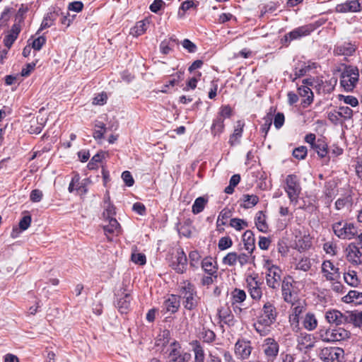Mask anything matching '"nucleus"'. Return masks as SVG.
<instances>
[{
	"label": "nucleus",
	"mask_w": 362,
	"mask_h": 362,
	"mask_svg": "<svg viewBox=\"0 0 362 362\" xmlns=\"http://www.w3.org/2000/svg\"><path fill=\"white\" fill-rule=\"evenodd\" d=\"M344 279L345 282L351 286H357L360 283L357 274L354 270H349L347 272H344Z\"/></svg>",
	"instance_id": "4c0bfd02"
},
{
	"label": "nucleus",
	"mask_w": 362,
	"mask_h": 362,
	"mask_svg": "<svg viewBox=\"0 0 362 362\" xmlns=\"http://www.w3.org/2000/svg\"><path fill=\"white\" fill-rule=\"evenodd\" d=\"M238 253L235 252H231L228 253L222 260V263L224 265L229 267H235L237 264Z\"/></svg>",
	"instance_id": "49530a36"
},
{
	"label": "nucleus",
	"mask_w": 362,
	"mask_h": 362,
	"mask_svg": "<svg viewBox=\"0 0 362 362\" xmlns=\"http://www.w3.org/2000/svg\"><path fill=\"white\" fill-rule=\"evenodd\" d=\"M351 197L350 196H345L341 198H339L335 202V209L337 210H341L346 206L351 205Z\"/></svg>",
	"instance_id": "603ef678"
},
{
	"label": "nucleus",
	"mask_w": 362,
	"mask_h": 362,
	"mask_svg": "<svg viewBox=\"0 0 362 362\" xmlns=\"http://www.w3.org/2000/svg\"><path fill=\"white\" fill-rule=\"evenodd\" d=\"M255 223L257 228L259 231L262 233H267L268 231V225L266 222V216L262 211H259L256 214Z\"/></svg>",
	"instance_id": "c85d7f7f"
},
{
	"label": "nucleus",
	"mask_w": 362,
	"mask_h": 362,
	"mask_svg": "<svg viewBox=\"0 0 362 362\" xmlns=\"http://www.w3.org/2000/svg\"><path fill=\"white\" fill-rule=\"evenodd\" d=\"M277 310L271 301L264 303L259 311L257 322L254 324L255 329L262 336L268 334L271 326L276 322Z\"/></svg>",
	"instance_id": "f257e3e1"
},
{
	"label": "nucleus",
	"mask_w": 362,
	"mask_h": 362,
	"mask_svg": "<svg viewBox=\"0 0 362 362\" xmlns=\"http://www.w3.org/2000/svg\"><path fill=\"white\" fill-rule=\"evenodd\" d=\"M303 327L308 330H313L317 325V321L313 313H307L303 319Z\"/></svg>",
	"instance_id": "58836bf2"
},
{
	"label": "nucleus",
	"mask_w": 362,
	"mask_h": 362,
	"mask_svg": "<svg viewBox=\"0 0 362 362\" xmlns=\"http://www.w3.org/2000/svg\"><path fill=\"white\" fill-rule=\"evenodd\" d=\"M131 259L134 263L139 265H144L146 262V255L136 252H132Z\"/></svg>",
	"instance_id": "4d7b16f0"
},
{
	"label": "nucleus",
	"mask_w": 362,
	"mask_h": 362,
	"mask_svg": "<svg viewBox=\"0 0 362 362\" xmlns=\"http://www.w3.org/2000/svg\"><path fill=\"white\" fill-rule=\"evenodd\" d=\"M266 269V283L267 285L274 290L279 289L281 282V274L282 271L281 269L272 264L271 262L267 260L264 266Z\"/></svg>",
	"instance_id": "0eeeda50"
},
{
	"label": "nucleus",
	"mask_w": 362,
	"mask_h": 362,
	"mask_svg": "<svg viewBox=\"0 0 362 362\" xmlns=\"http://www.w3.org/2000/svg\"><path fill=\"white\" fill-rule=\"evenodd\" d=\"M325 318L329 324L345 325L348 323V312L342 313L337 310H329L326 312Z\"/></svg>",
	"instance_id": "6ab92c4d"
},
{
	"label": "nucleus",
	"mask_w": 362,
	"mask_h": 362,
	"mask_svg": "<svg viewBox=\"0 0 362 362\" xmlns=\"http://www.w3.org/2000/svg\"><path fill=\"white\" fill-rule=\"evenodd\" d=\"M232 298H233V304L235 303H241L244 302L246 299V293L239 288H235L231 293Z\"/></svg>",
	"instance_id": "c03bdc74"
},
{
	"label": "nucleus",
	"mask_w": 362,
	"mask_h": 362,
	"mask_svg": "<svg viewBox=\"0 0 362 362\" xmlns=\"http://www.w3.org/2000/svg\"><path fill=\"white\" fill-rule=\"evenodd\" d=\"M207 201L202 197L197 198L192 205V212L197 214L202 212L206 204Z\"/></svg>",
	"instance_id": "de8ad7c7"
},
{
	"label": "nucleus",
	"mask_w": 362,
	"mask_h": 362,
	"mask_svg": "<svg viewBox=\"0 0 362 362\" xmlns=\"http://www.w3.org/2000/svg\"><path fill=\"white\" fill-rule=\"evenodd\" d=\"M190 358L191 354L184 351L177 341L170 343L167 362H188Z\"/></svg>",
	"instance_id": "9d476101"
},
{
	"label": "nucleus",
	"mask_w": 362,
	"mask_h": 362,
	"mask_svg": "<svg viewBox=\"0 0 362 362\" xmlns=\"http://www.w3.org/2000/svg\"><path fill=\"white\" fill-rule=\"evenodd\" d=\"M294 284L296 281L291 276L284 277L281 284L282 296L285 302L295 305L297 298V293L295 291Z\"/></svg>",
	"instance_id": "1a4fd4ad"
},
{
	"label": "nucleus",
	"mask_w": 362,
	"mask_h": 362,
	"mask_svg": "<svg viewBox=\"0 0 362 362\" xmlns=\"http://www.w3.org/2000/svg\"><path fill=\"white\" fill-rule=\"evenodd\" d=\"M359 71L356 66H346L341 74L340 83L346 91H352L358 83Z\"/></svg>",
	"instance_id": "7ed1b4c3"
},
{
	"label": "nucleus",
	"mask_w": 362,
	"mask_h": 362,
	"mask_svg": "<svg viewBox=\"0 0 362 362\" xmlns=\"http://www.w3.org/2000/svg\"><path fill=\"white\" fill-rule=\"evenodd\" d=\"M346 259L353 264L358 265L362 263V246L350 243L346 248Z\"/></svg>",
	"instance_id": "f3484780"
},
{
	"label": "nucleus",
	"mask_w": 362,
	"mask_h": 362,
	"mask_svg": "<svg viewBox=\"0 0 362 362\" xmlns=\"http://www.w3.org/2000/svg\"><path fill=\"white\" fill-rule=\"evenodd\" d=\"M245 122L243 120H238L234 127L233 133L230 136L228 143L231 146H234L240 143V139L243 135Z\"/></svg>",
	"instance_id": "b1692460"
},
{
	"label": "nucleus",
	"mask_w": 362,
	"mask_h": 362,
	"mask_svg": "<svg viewBox=\"0 0 362 362\" xmlns=\"http://www.w3.org/2000/svg\"><path fill=\"white\" fill-rule=\"evenodd\" d=\"M147 24H148V22L146 21L137 22L136 25L131 28L130 34L134 37L143 35L147 29Z\"/></svg>",
	"instance_id": "e433bc0d"
},
{
	"label": "nucleus",
	"mask_w": 362,
	"mask_h": 362,
	"mask_svg": "<svg viewBox=\"0 0 362 362\" xmlns=\"http://www.w3.org/2000/svg\"><path fill=\"white\" fill-rule=\"evenodd\" d=\"M247 291L253 300H259L262 296L261 286L262 282L258 279V275H249L246 278Z\"/></svg>",
	"instance_id": "ddd939ff"
},
{
	"label": "nucleus",
	"mask_w": 362,
	"mask_h": 362,
	"mask_svg": "<svg viewBox=\"0 0 362 362\" xmlns=\"http://www.w3.org/2000/svg\"><path fill=\"white\" fill-rule=\"evenodd\" d=\"M357 45L355 42L345 41L337 43L334 48V54L336 56H352L356 52Z\"/></svg>",
	"instance_id": "a211bd4d"
},
{
	"label": "nucleus",
	"mask_w": 362,
	"mask_h": 362,
	"mask_svg": "<svg viewBox=\"0 0 362 362\" xmlns=\"http://www.w3.org/2000/svg\"><path fill=\"white\" fill-rule=\"evenodd\" d=\"M202 337L204 341L211 343L215 340L216 334L213 331L207 329L202 332Z\"/></svg>",
	"instance_id": "338daca9"
},
{
	"label": "nucleus",
	"mask_w": 362,
	"mask_h": 362,
	"mask_svg": "<svg viewBox=\"0 0 362 362\" xmlns=\"http://www.w3.org/2000/svg\"><path fill=\"white\" fill-rule=\"evenodd\" d=\"M225 129L224 119L218 117L217 116L214 119L211 127V134L214 136L220 135L223 132Z\"/></svg>",
	"instance_id": "c9c22d12"
},
{
	"label": "nucleus",
	"mask_w": 362,
	"mask_h": 362,
	"mask_svg": "<svg viewBox=\"0 0 362 362\" xmlns=\"http://www.w3.org/2000/svg\"><path fill=\"white\" fill-rule=\"evenodd\" d=\"M332 230L335 235L342 240H351L356 237L357 228L352 223L341 221L332 224Z\"/></svg>",
	"instance_id": "39448f33"
},
{
	"label": "nucleus",
	"mask_w": 362,
	"mask_h": 362,
	"mask_svg": "<svg viewBox=\"0 0 362 362\" xmlns=\"http://www.w3.org/2000/svg\"><path fill=\"white\" fill-rule=\"evenodd\" d=\"M297 341V348L300 351L314 347L315 343V338L311 334L306 333H301L298 337Z\"/></svg>",
	"instance_id": "5701e85b"
},
{
	"label": "nucleus",
	"mask_w": 362,
	"mask_h": 362,
	"mask_svg": "<svg viewBox=\"0 0 362 362\" xmlns=\"http://www.w3.org/2000/svg\"><path fill=\"white\" fill-rule=\"evenodd\" d=\"M202 267L208 274H217V268L213 264L211 258H204L202 262Z\"/></svg>",
	"instance_id": "37998d69"
},
{
	"label": "nucleus",
	"mask_w": 362,
	"mask_h": 362,
	"mask_svg": "<svg viewBox=\"0 0 362 362\" xmlns=\"http://www.w3.org/2000/svg\"><path fill=\"white\" fill-rule=\"evenodd\" d=\"M177 44V40L174 37L162 41L160 44V52L164 54H168L171 50V47Z\"/></svg>",
	"instance_id": "a19ab883"
},
{
	"label": "nucleus",
	"mask_w": 362,
	"mask_h": 362,
	"mask_svg": "<svg viewBox=\"0 0 362 362\" xmlns=\"http://www.w3.org/2000/svg\"><path fill=\"white\" fill-rule=\"evenodd\" d=\"M311 148H313L320 158H325L328 153L327 144L321 139H317L316 144H315Z\"/></svg>",
	"instance_id": "f704fd0d"
},
{
	"label": "nucleus",
	"mask_w": 362,
	"mask_h": 362,
	"mask_svg": "<svg viewBox=\"0 0 362 362\" xmlns=\"http://www.w3.org/2000/svg\"><path fill=\"white\" fill-rule=\"evenodd\" d=\"M233 245V241L229 236H225L220 238L218 244L220 250H225Z\"/></svg>",
	"instance_id": "13d9d810"
},
{
	"label": "nucleus",
	"mask_w": 362,
	"mask_h": 362,
	"mask_svg": "<svg viewBox=\"0 0 362 362\" xmlns=\"http://www.w3.org/2000/svg\"><path fill=\"white\" fill-rule=\"evenodd\" d=\"M298 94L300 97L305 98L303 101L305 105H309L313 100V93L308 86H302L298 88Z\"/></svg>",
	"instance_id": "7c9ffc66"
},
{
	"label": "nucleus",
	"mask_w": 362,
	"mask_h": 362,
	"mask_svg": "<svg viewBox=\"0 0 362 362\" xmlns=\"http://www.w3.org/2000/svg\"><path fill=\"white\" fill-rule=\"evenodd\" d=\"M263 119L264 122L262 125L261 132L264 133V136H266L272 123L273 113L272 109L270 110V112L267 113V115L263 118Z\"/></svg>",
	"instance_id": "8fccbe9b"
},
{
	"label": "nucleus",
	"mask_w": 362,
	"mask_h": 362,
	"mask_svg": "<svg viewBox=\"0 0 362 362\" xmlns=\"http://www.w3.org/2000/svg\"><path fill=\"white\" fill-rule=\"evenodd\" d=\"M179 293V297L182 299V305L185 309L192 310L198 306L200 298L194 284L189 281L181 283Z\"/></svg>",
	"instance_id": "f03ea898"
},
{
	"label": "nucleus",
	"mask_w": 362,
	"mask_h": 362,
	"mask_svg": "<svg viewBox=\"0 0 362 362\" xmlns=\"http://www.w3.org/2000/svg\"><path fill=\"white\" fill-rule=\"evenodd\" d=\"M341 100H343L345 104L350 105L351 107H356L358 105V99L352 95H341Z\"/></svg>",
	"instance_id": "774afa93"
},
{
	"label": "nucleus",
	"mask_w": 362,
	"mask_h": 362,
	"mask_svg": "<svg viewBox=\"0 0 362 362\" xmlns=\"http://www.w3.org/2000/svg\"><path fill=\"white\" fill-rule=\"evenodd\" d=\"M308 153L307 148L305 146H301L298 148H296L293 151V156L296 158L298 160L304 159Z\"/></svg>",
	"instance_id": "052dcab7"
},
{
	"label": "nucleus",
	"mask_w": 362,
	"mask_h": 362,
	"mask_svg": "<svg viewBox=\"0 0 362 362\" xmlns=\"http://www.w3.org/2000/svg\"><path fill=\"white\" fill-rule=\"evenodd\" d=\"M337 13H358L362 11V0H347L335 7Z\"/></svg>",
	"instance_id": "dca6fc26"
},
{
	"label": "nucleus",
	"mask_w": 362,
	"mask_h": 362,
	"mask_svg": "<svg viewBox=\"0 0 362 362\" xmlns=\"http://www.w3.org/2000/svg\"><path fill=\"white\" fill-rule=\"evenodd\" d=\"M322 276L328 281L340 280L339 269L335 267L330 260L323 261L321 266Z\"/></svg>",
	"instance_id": "2eb2a0df"
},
{
	"label": "nucleus",
	"mask_w": 362,
	"mask_h": 362,
	"mask_svg": "<svg viewBox=\"0 0 362 362\" xmlns=\"http://www.w3.org/2000/svg\"><path fill=\"white\" fill-rule=\"evenodd\" d=\"M95 129L93 132V137L97 140L102 139L103 138L104 134L107 131V129L112 130L117 129V124H112L111 127L107 128L105 124L102 122H97L95 124Z\"/></svg>",
	"instance_id": "cd10ccee"
},
{
	"label": "nucleus",
	"mask_w": 362,
	"mask_h": 362,
	"mask_svg": "<svg viewBox=\"0 0 362 362\" xmlns=\"http://www.w3.org/2000/svg\"><path fill=\"white\" fill-rule=\"evenodd\" d=\"M262 349L266 360L264 362H274L279 351L278 342L273 338H267L264 340Z\"/></svg>",
	"instance_id": "9b49d317"
},
{
	"label": "nucleus",
	"mask_w": 362,
	"mask_h": 362,
	"mask_svg": "<svg viewBox=\"0 0 362 362\" xmlns=\"http://www.w3.org/2000/svg\"><path fill=\"white\" fill-rule=\"evenodd\" d=\"M240 206L244 209H250L255 206L259 202V197L255 194H243L241 197Z\"/></svg>",
	"instance_id": "c756f323"
},
{
	"label": "nucleus",
	"mask_w": 362,
	"mask_h": 362,
	"mask_svg": "<svg viewBox=\"0 0 362 362\" xmlns=\"http://www.w3.org/2000/svg\"><path fill=\"white\" fill-rule=\"evenodd\" d=\"M105 223L103 225L104 233L109 240H112L114 236H117L121 231V227L116 218L104 220Z\"/></svg>",
	"instance_id": "412c9836"
},
{
	"label": "nucleus",
	"mask_w": 362,
	"mask_h": 362,
	"mask_svg": "<svg viewBox=\"0 0 362 362\" xmlns=\"http://www.w3.org/2000/svg\"><path fill=\"white\" fill-rule=\"evenodd\" d=\"M189 259L190 266L193 267H197L201 259V255L197 250H193L189 252Z\"/></svg>",
	"instance_id": "e2e57ef3"
},
{
	"label": "nucleus",
	"mask_w": 362,
	"mask_h": 362,
	"mask_svg": "<svg viewBox=\"0 0 362 362\" xmlns=\"http://www.w3.org/2000/svg\"><path fill=\"white\" fill-rule=\"evenodd\" d=\"M175 259L172 262V267L177 273H184L187 269V259L182 249L178 248L176 250Z\"/></svg>",
	"instance_id": "aec40b11"
},
{
	"label": "nucleus",
	"mask_w": 362,
	"mask_h": 362,
	"mask_svg": "<svg viewBox=\"0 0 362 362\" xmlns=\"http://www.w3.org/2000/svg\"><path fill=\"white\" fill-rule=\"evenodd\" d=\"M170 332L168 330H163L157 337L156 344V346H165L170 342Z\"/></svg>",
	"instance_id": "a18cd8bd"
},
{
	"label": "nucleus",
	"mask_w": 362,
	"mask_h": 362,
	"mask_svg": "<svg viewBox=\"0 0 362 362\" xmlns=\"http://www.w3.org/2000/svg\"><path fill=\"white\" fill-rule=\"evenodd\" d=\"M180 297L176 295L171 294L163 303V309L166 312L175 313L180 308Z\"/></svg>",
	"instance_id": "393cba45"
},
{
	"label": "nucleus",
	"mask_w": 362,
	"mask_h": 362,
	"mask_svg": "<svg viewBox=\"0 0 362 362\" xmlns=\"http://www.w3.org/2000/svg\"><path fill=\"white\" fill-rule=\"evenodd\" d=\"M89 182L88 180L84 179L81 182L79 180L78 183L76 184V190L81 194H85L88 192V185Z\"/></svg>",
	"instance_id": "0e129e2a"
},
{
	"label": "nucleus",
	"mask_w": 362,
	"mask_h": 362,
	"mask_svg": "<svg viewBox=\"0 0 362 362\" xmlns=\"http://www.w3.org/2000/svg\"><path fill=\"white\" fill-rule=\"evenodd\" d=\"M317 334L319 338L325 342L339 341L349 337V332L342 327L320 329Z\"/></svg>",
	"instance_id": "20e7f679"
},
{
	"label": "nucleus",
	"mask_w": 362,
	"mask_h": 362,
	"mask_svg": "<svg viewBox=\"0 0 362 362\" xmlns=\"http://www.w3.org/2000/svg\"><path fill=\"white\" fill-rule=\"evenodd\" d=\"M180 235L189 238L191 235V226L188 223H180L177 226Z\"/></svg>",
	"instance_id": "5fc2aeb1"
},
{
	"label": "nucleus",
	"mask_w": 362,
	"mask_h": 362,
	"mask_svg": "<svg viewBox=\"0 0 362 362\" xmlns=\"http://www.w3.org/2000/svg\"><path fill=\"white\" fill-rule=\"evenodd\" d=\"M120 291L117 294L115 305L121 313H127L130 308L132 298L129 293H126V288Z\"/></svg>",
	"instance_id": "4be33fe9"
},
{
	"label": "nucleus",
	"mask_w": 362,
	"mask_h": 362,
	"mask_svg": "<svg viewBox=\"0 0 362 362\" xmlns=\"http://www.w3.org/2000/svg\"><path fill=\"white\" fill-rule=\"evenodd\" d=\"M217 279V274H208L204 276L201 279V284L204 286H209L214 283Z\"/></svg>",
	"instance_id": "69168bd1"
},
{
	"label": "nucleus",
	"mask_w": 362,
	"mask_h": 362,
	"mask_svg": "<svg viewBox=\"0 0 362 362\" xmlns=\"http://www.w3.org/2000/svg\"><path fill=\"white\" fill-rule=\"evenodd\" d=\"M194 360L192 362H204L205 354L203 347L201 346L198 341H194L192 343Z\"/></svg>",
	"instance_id": "473e14b6"
},
{
	"label": "nucleus",
	"mask_w": 362,
	"mask_h": 362,
	"mask_svg": "<svg viewBox=\"0 0 362 362\" xmlns=\"http://www.w3.org/2000/svg\"><path fill=\"white\" fill-rule=\"evenodd\" d=\"M343 356L344 350L339 347H325L318 352L319 358L324 362H339Z\"/></svg>",
	"instance_id": "f8f14e48"
},
{
	"label": "nucleus",
	"mask_w": 362,
	"mask_h": 362,
	"mask_svg": "<svg viewBox=\"0 0 362 362\" xmlns=\"http://www.w3.org/2000/svg\"><path fill=\"white\" fill-rule=\"evenodd\" d=\"M279 6V4L278 2H269L262 6L261 9V16H263L267 13H273L277 9Z\"/></svg>",
	"instance_id": "bf43d9fd"
},
{
	"label": "nucleus",
	"mask_w": 362,
	"mask_h": 362,
	"mask_svg": "<svg viewBox=\"0 0 362 362\" xmlns=\"http://www.w3.org/2000/svg\"><path fill=\"white\" fill-rule=\"evenodd\" d=\"M230 226L237 230H241L243 228H247L248 224L247 221L243 219L234 218L230 219Z\"/></svg>",
	"instance_id": "3c124183"
},
{
	"label": "nucleus",
	"mask_w": 362,
	"mask_h": 362,
	"mask_svg": "<svg viewBox=\"0 0 362 362\" xmlns=\"http://www.w3.org/2000/svg\"><path fill=\"white\" fill-rule=\"evenodd\" d=\"M344 301L350 303L362 304V292L356 290H351L349 291L348 294L344 298Z\"/></svg>",
	"instance_id": "72a5a7b5"
},
{
	"label": "nucleus",
	"mask_w": 362,
	"mask_h": 362,
	"mask_svg": "<svg viewBox=\"0 0 362 362\" xmlns=\"http://www.w3.org/2000/svg\"><path fill=\"white\" fill-rule=\"evenodd\" d=\"M233 115V110L228 105H221L217 113V117L223 119L230 118Z\"/></svg>",
	"instance_id": "09e8293b"
},
{
	"label": "nucleus",
	"mask_w": 362,
	"mask_h": 362,
	"mask_svg": "<svg viewBox=\"0 0 362 362\" xmlns=\"http://www.w3.org/2000/svg\"><path fill=\"white\" fill-rule=\"evenodd\" d=\"M253 348L252 346L251 341L245 339H239L234 347V352L235 356L242 361H245L249 358L251 355Z\"/></svg>",
	"instance_id": "4468645a"
},
{
	"label": "nucleus",
	"mask_w": 362,
	"mask_h": 362,
	"mask_svg": "<svg viewBox=\"0 0 362 362\" xmlns=\"http://www.w3.org/2000/svg\"><path fill=\"white\" fill-rule=\"evenodd\" d=\"M310 69V66H306L305 64H302L300 67H296L294 70V77L292 78V81H295L297 78L305 75Z\"/></svg>",
	"instance_id": "864d4df0"
},
{
	"label": "nucleus",
	"mask_w": 362,
	"mask_h": 362,
	"mask_svg": "<svg viewBox=\"0 0 362 362\" xmlns=\"http://www.w3.org/2000/svg\"><path fill=\"white\" fill-rule=\"evenodd\" d=\"M105 209L103 213V220L115 218V216L116 214V211L115 206L110 202L107 201H105Z\"/></svg>",
	"instance_id": "79ce46f5"
},
{
	"label": "nucleus",
	"mask_w": 362,
	"mask_h": 362,
	"mask_svg": "<svg viewBox=\"0 0 362 362\" xmlns=\"http://www.w3.org/2000/svg\"><path fill=\"white\" fill-rule=\"evenodd\" d=\"M58 17H59V11H54L52 12L48 13L44 18L38 32L43 29L51 27Z\"/></svg>",
	"instance_id": "2f4dec72"
},
{
	"label": "nucleus",
	"mask_w": 362,
	"mask_h": 362,
	"mask_svg": "<svg viewBox=\"0 0 362 362\" xmlns=\"http://www.w3.org/2000/svg\"><path fill=\"white\" fill-rule=\"evenodd\" d=\"M284 190L287 193L291 202H298L301 192V187L298 177L296 175H288L285 179Z\"/></svg>",
	"instance_id": "6e6552de"
},
{
	"label": "nucleus",
	"mask_w": 362,
	"mask_h": 362,
	"mask_svg": "<svg viewBox=\"0 0 362 362\" xmlns=\"http://www.w3.org/2000/svg\"><path fill=\"white\" fill-rule=\"evenodd\" d=\"M337 114L340 117H342L344 119H348L351 118L353 115V110L347 106H340L339 107Z\"/></svg>",
	"instance_id": "6e6d98bb"
},
{
	"label": "nucleus",
	"mask_w": 362,
	"mask_h": 362,
	"mask_svg": "<svg viewBox=\"0 0 362 362\" xmlns=\"http://www.w3.org/2000/svg\"><path fill=\"white\" fill-rule=\"evenodd\" d=\"M348 323H352L356 327H362V311L348 312Z\"/></svg>",
	"instance_id": "ea45409f"
},
{
	"label": "nucleus",
	"mask_w": 362,
	"mask_h": 362,
	"mask_svg": "<svg viewBox=\"0 0 362 362\" xmlns=\"http://www.w3.org/2000/svg\"><path fill=\"white\" fill-rule=\"evenodd\" d=\"M315 28V25L312 23L298 27L286 34L281 39V42L284 46L288 47L292 41L310 35Z\"/></svg>",
	"instance_id": "423d86ee"
},
{
	"label": "nucleus",
	"mask_w": 362,
	"mask_h": 362,
	"mask_svg": "<svg viewBox=\"0 0 362 362\" xmlns=\"http://www.w3.org/2000/svg\"><path fill=\"white\" fill-rule=\"evenodd\" d=\"M243 241L245 249L249 254H252L255 248L253 233L251 230H246L243 235Z\"/></svg>",
	"instance_id": "a878e982"
},
{
	"label": "nucleus",
	"mask_w": 362,
	"mask_h": 362,
	"mask_svg": "<svg viewBox=\"0 0 362 362\" xmlns=\"http://www.w3.org/2000/svg\"><path fill=\"white\" fill-rule=\"evenodd\" d=\"M311 267L310 259L308 257L302 258L296 264V269L304 272L308 271Z\"/></svg>",
	"instance_id": "680f3d73"
},
{
	"label": "nucleus",
	"mask_w": 362,
	"mask_h": 362,
	"mask_svg": "<svg viewBox=\"0 0 362 362\" xmlns=\"http://www.w3.org/2000/svg\"><path fill=\"white\" fill-rule=\"evenodd\" d=\"M323 194L325 196V204L329 206L332 201V198L336 194L335 185L334 182H326L324 187Z\"/></svg>",
	"instance_id": "bb28decb"
}]
</instances>
